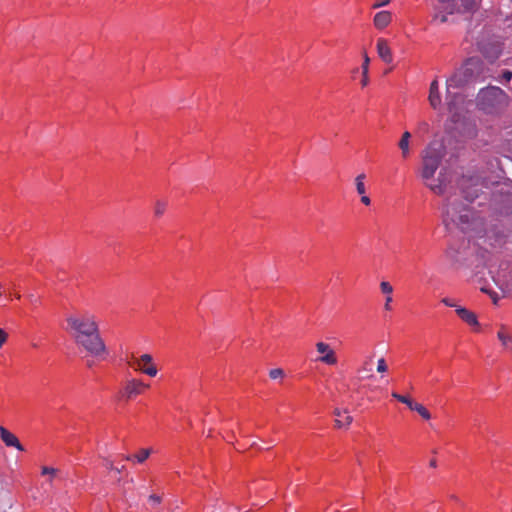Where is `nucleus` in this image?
<instances>
[{"mask_svg": "<svg viewBox=\"0 0 512 512\" xmlns=\"http://www.w3.org/2000/svg\"><path fill=\"white\" fill-rule=\"evenodd\" d=\"M361 196V203L364 204L365 206H369L371 204V199L369 196L365 194H360Z\"/></svg>", "mask_w": 512, "mask_h": 512, "instance_id": "ea45409f", "label": "nucleus"}, {"mask_svg": "<svg viewBox=\"0 0 512 512\" xmlns=\"http://www.w3.org/2000/svg\"><path fill=\"white\" fill-rule=\"evenodd\" d=\"M374 353H369L363 357L356 372L361 379H371L374 377Z\"/></svg>", "mask_w": 512, "mask_h": 512, "instance_id": "9d476101", "label": "nucleus"}, {"mask_svg": "<svg viewBox=\"0 0 512 512\" xmlns=\"http://www.w3.org/2000/svg\"><path fill=\"white\" fill-rule=\"evenodd\" d=\"M497 339L501 343L503 351L512 355V331L507 325H500L497 331Z\"/></svg>", "mask_w": 512, "mask_h": 512, "instance_id": "ddd939ff", "label": "nucleus"}, {"mask_svg": "<svg viewBox=\"0 0 512 512\" xmlns=\"http://www.w3.org/2000/svg\"><path fill=\"white\" fill-rule=\"evenodd\" d=\"M446 155V148L442 142H430L422 152L421 178L425 185L435 194L442 195L446 189V177L440 172L438 177L435 174Z\"/></svg>", "mask_w": 512, "mask_h": 512, "instance_id": "20e7f679", "label": "nucleus"}, {"mask_svg": "<svg viewBox=\"0 0 512 512\" xmlns=\"http://www.w3.org/2000/svg\"><path fill=\"white\" fill-rule=\"evenodd\" d=\"M3 284L6 286L5 297H6L7 301H11L13 299V296L16 299L21 298V295L19 293L13 292L16 287V284L13 281L3 282Z\"/></svg>", "mask_w": 512, "mask_h": 512, "instance_id": "a878e982", "label": "nucleus"}, {"mask_svg": "<svg viewBox=\"0 0 512 512\" xmlns=\"http://www.w3.org/2000/svg\"><path fill=\"white\" fill-rule=\"evenodd\" d=\"M429 129H430V125L428 122L426 121H420L418 124H417V127H416V131L417 133H421V134H425V133H428L429 132Z\"/></svg>", "mask_w": 512, "mask_h": 512, "instance_id": "473e14b6", "label": "nucleus"}, {"mask_svg": "<svg viewBox=\"0 0 512 512\" xmlns=\"http://www.w3.org/2000/svg\"><path fill=\"white\" fill-rule=\"evenodd\" d=\"M481 51L487 59H489L490 61H494L500 56V54L502 52V48H501L500 44L497 43V44L492 45L491 50H488L487 48L482 47Z\"/></svg>", "mask_w": 512, "mask_h": 512, "instance_id": "5701e85b", "label": "nucleus"}, {"mask_svg": "<svg viewBox=\"0 0 512 512\" xmlns=\"http://www.w3.org/2000/svg\"><path fill=\"white\" fill-rule=\"evenodd\" d=\"M269 376L271 379L283 378L284 371L281 368H275V369L270 370Z\"/></svg>", "mask_w": 512, "mask_h": 512, "instance_id": "72a5a7b5", "label": "nucleus"}, {"mask_svg": "<svg viewBox=\"0 0 512 512\" xmlns=\"http://www.w3.org/2000/svg\"><path fill=\"white\" fill-rule=\"evenodd\" d=\"M150 498H151L153 501H155V502H159V501H160V498H159L158 496H155V495H152Z\"/></svg>", "mask_w": 512, "mask_h": 512, "instance_id": "79ce46f5", "label": "nucleus"}, {"mask_svg": "<svg viewBox=\"0 0 512 512\" xmlns=\"http://www.w3.org/2000/svg\"><path fill=\"white\" fill-rule=\"evenodd\" d=\"M41 474L43 476H49V482H52L53 478L57 474V469L52 467L43 466L41 469Z\"/></svg>", "mask_w": 512, "mask_h": 512, "instance_id": "2f4dec72", "label": "nucleus"}, {"mask_svg": "<svg viewBox=\"0 0 512 512\" xmlns=\"http://www.w3.org/2000/svg\"><path fill=\"white\" fill-rule=\"evenodd\" d=\"M0 439L8 447H14L18 451H24V447L17 436L3 426H0Z\"/></svg>", "mask_w": 512, "mask_h": 512, "instance_id": "dca6fc26", "label": "nucleus"}, {"mask_svg": "<svg viewBox=\"0 0 512 512\" xmlns=\"http://www.w3.org/2000/svg\"><path fill=\"white\" fill-rule=\"evenodd\" d=\"M129 365L134 371L140 372L149 377H155L158 373L157 366L150 354H142L138 357L133 356Z\"/></svg>", "mask_w": 512, "mask_h": 512, "instance_id": "0eeeda50", "label": "nucleus"}, {"mask_svg": "<svg viewBox=\"0 0 512 512\" xmlns=\"http://www.w3.org/2000/svg\"><path fill=\"white\" fill-rule=\"evenodd\" d=\"M428 101L434 110H439L442 106L441 93L437 79L433 80L430 84Z\"/></svg>", "mask_w": 512, "mask_h": 512, "instance_id": "2eb2a0df", "label": "nucleus"}, {"mask_svg": "<svg viewBox=\"0 0 512 512\" xmlns=\"http://www.w3.org/2000/svg\"><path fill=\"white\" fill-rule=\"evenodd\" d=\"M508 96L499 87L490 86L481 89L477 96V105L487 114H497L508 106Z\"/></svg>", "mask_w": 512, "mask_h": 512, "instance_id": "39448f33", "label": "nucleus"}, {"mask_svg": "<svg viewBox=\"0 0 512 512\" xmlns=\"http://www.w3.org/2000/svg\"><path fill=\"white\" fill-rule=\"evenodd\" d=\"M481 290H482L483 292H485V293L489 294V295H490V297H491V299H492V301H493V303H494V304H497V302H498V300H499V296H498V294H497L496 292H492V291H490V290H488V289H486V288H482Z\"/></svg>", "mask_w": 512, "mask_h": 512, "instance_id": "e433bc0d", "label": "nucleus"}, {"mask_svg": "<svg viewBox=\"0 0 512 512\" xmlns=\"http://www.w3.org/2000/svg\"><path fill=\"white\" fill-rule=\"evenodd\" d=\"M376 51L378 57L385 63L391 64L394 60L392 48L386 38L379 37L376 40Z\"/></svg>", "mask_w": 512, "mask_h": 512, "instance_id": "f8f14e48", "label": "nucleus"}, {"mask_svg": "<svg viewBox=\"0 0 512 512\" xmlns=\"http://www.w3.org/2000/svg\"><path fill=\"white\" fill-rule=\"evenodd\" d=\"M460 187V195L454 194L445 200L442 208L443 223L448 229L474 231L482 227L483 219L480 213L471 207V203L479 197L483 183L478 178L463 177Z\"/></svg>", "mask_w": 512, "mask_h": 512, "instance_id": "f257e3e1", "label": "nucleus"}, {"mask_svg": "<svg viewBox=\"0 0 512 512\" xmlns=\"http://www.w3.org/2000/svg\"><path fill=\"white\" fill-rule=\"evenodd\" d=\"M411 410L416 411L424 420L431 419V413L429 412V410L424 405L418 402H415Z\"/></svg>", "mask_w": 512, "mask_h": 512, "instance_id": "cd10ccee", "label": "nucleus"}, {"mask_svg": "<svg viewBox=\"0 0 512 512\" xmlns=\"http://www.w3.org/2000/svg\"><path fill=\"white\" fill-rule=\"evenodd\" d=\"M482 67L483 63L480 59L469 58L460 70L447 79L446 103L453 122H458L464 117L472 105V102L466 100L465 96L457 90L471 81L478 80L481 77Z\"/></svg>", "mask_w": 512, "mask_h": 512, "instance_id": "7ed1b4c3", "label": "nucleus"}, {"mask_svg": "<svg viewBox=\"0 0 512 512\" xmlns=\"http://www.w3.org/2000/svg\"><path fill=\"white\" fill-rule=\"evenodd\" d=\"M352 420L353 418L347 410H335V424L338 428H347Z\"/></svg>", "mask_w": 512, "mask_h": 512, "instance_id": "aec40b11", "label": "nucleus"}, {"mask_svg": "<svg viewBox=\"0 0 512 512\" xmlns=\"http://www.w3.org/2000/svg\"><path fill=\"white\" fill-rule=\"evenodd\" d=\"M152 451L153 450L151 448H142L138 450L136 453L127 456L126 460L131 461L133 463L142 464L148 459Z\"/></svg>", "mask_w": 512, "mask_h": 512, "instance_id": "412c9836", "label": "nucleus"}, {"mask_svg": "<svg viewBox=\"0 0 512 512\" xmlns=\"http://www.w3.org/2000/svg\"><path fill=\"white\" fill-rule=\"evenodd\" d=\"M497 191L499 192V194L502 197L501 202L504 204L506 213L512 214V191L510 189H506L504 187H500Z\"/></svg>", "mask_w": 512, "mask_h": 512, "instance_id": "4be33fe9", "label": "nucleus"}, {"mask_svg": "<svg viewBox=\"0 0 512 512\" xmlns=\"http://www.w3.org/2000/svg\"><path fill=\"white\" fill-rule=\"evenodd\" d=\"M150 385L145 383L142 379L139 378H128L119 387L118 391L115 394V400L118 403H128L138 396L143 395L148 389Z\"/></svg>", "mask_w": 512, "mask_h": 512, "instance_id": "423d86ee", "label": "nucleus"}, {"mask_svg": "<svg viewBox=\"0 0 512 512\" xmlns=\"http://www.w3.org/2000/svg\"><path fill=\"white\" fill-rule=\"evenodd\" d=\"M496 281L504 294H512V266L508 274H506L504 270H501V272L498 273Z\"/></svg>", "mask_w": 512, "mask_h": 512, "instance_id": "f3484780", "label": "nucleus"}, {"mask_svg": "<svg viewBox=\"0 0 512 512\" xmlns=\"http://www.w3.org/2000/svg\"><path fill=\"white\" fill-rule=\"evenodd\" d=\"M319 356L315 359L317 362L328 366H334L338 363V357L334 349L326 342L319 341L315 344Z\"/></svg>", "mask_w": 512, "mask_h": 512, "instance_id": "1a4fd4ad", "label": "nucleus"}, {"mask_svg": "<svg viewBox=\"0 0 512 512\" xmlns=\"http://www.w3.org/2000/svg\"><path fill=\"white\" fill-rule=\"evenodd\" d=\"M67 331L76 344L93 357L104 360L107 347L100 335L97 315L89 310H76L66 317Z\"/></svg>", "mask_w": 512, "mask_h": 512, "instance_id": "f03ea898", "label": "nucleus"}, {"mask_svg": "<svg viewBox=\"0 0 512 512\" xmlns=\"http://www.w3.org/2000/svg\"><path fill=\"white\" fill-rule=\"evenodd\" d=\"M369 67H370V58L366 52L363 54V62L361 64L360 68H357L354 70L353 73H358L361 71V74H369Z\"/></svg>", "mask_w": 512, "mask_h": 512, "instance_id": "c756f323", "label": "nucleus"}, {"mask_svg": "<svg viewBox=\"0 0 512 512\" xmlns=\"http://www.w3.org/2000/svg\"><path fill=\"white\" fill-rule=\"evenodd\" d=\"M391 396L399 401L400 403H403L405 404L410 410L412 409L413 405L415 404L416 401H414L411 397L407 396V395H402V394H399L395 391H393L391 393Z\"/></svg>", "mask_w": 512, "mask_h": 512, "instance_id": "393cba45", "label": "nucleus"}, {"mask_svg": "<svg viewBox=\"0 0 512 512\" xmlns=\"http://www.w3.org/2000/svg\"><path fill=\"white\" fill-rule=\"evenodd\" d=\"M167 206H168L167 201H165V200H160V199H159V200H157V201L155 202V204H154V208H153L154 215H155L156 217H161V216L165 213V211H166V209H167Z\"/></svg>", "mask_w": 512, "mask_h": 512, "instance_id": "c85d7f7f", "label": "nucleus"}, {"mask_svg": "<svg viewBox=\"0 0 512 512\" xmlns=\"http://www.w3.org/2000/svg\"><path fill=\"white\" fill-rule=\"evenodd\" d=\"M511 78H512V72H510V71H505V72H503V79H504L505 81H507V82H508V81H510V80H511Z\"/></svg>", "mask_w": 512, "mask_h": 512, "instance_id": "a19ab883", "label": "nucleus"}, {"mask_svg": "<svg viewBox=\"0 0 512 512\" xmlns=\"http://www.w3.org/2000/svg\"><path fill=\"white\" fill-rule=\"evenodd\" d=\"M460 1V11L458 13L464 12H472L476 10L479 6L480 0H459Z\"/></svg>", "mask_w": 512, "mask_h": 512, "instance_id": "b1692460", "label": "nucleus"}, {"mask_svg": "<svg viewBox=\"0 0 512 512\" xmlns=\"http://www.w3.org/2000/svg\"><path fill=\"white\" fill-rule=\"evenodd\" d=\"M370 79L369 74H361V80L360 84L363 88L367 87L369 85Z\"/></svg>", "mask_w": 512, "mask_h": 512, "instance_id": "4c0bfd02", "label": "nucleus"}, {"mask_svg": "<svg viewBox=\"0 0 512 512\" xmlns=\"http://www.w3.org/2000/svg\"><path fill=\"white\" fill-rule=\"evenodd\" d=\"M376 370L381 375H384L388 371V365L384 357L377 360Z\"/></svg>", "mask_w": 512, "mask_h": 512, "instance_id": "7c9ffc66", "label": "nucleus"}, {"mask_svg": "<svg viewBox=\"0 0 512 512\" xmlns=\"http://www.w3.org/2000/svg\"><path fill=\"white\" fill-rule=\"evenodd\" d=\"M380 291L385 296L384 302V310L392 311L393 310V292L394 288L388 281H381L380 283Z\"/></svg>", "mask_w": 512, "mask_h": 512, "instance_id": "6ab92c4d", "label": "nucleus"}, {"mask_svg": "<svg viewBox=\"0 0 512 512\" xmlns=\"http://www.w3.org/2000/svg\"><path fill=\"white\" fill-rule=\"evenodd\" d=\"M441 302L447 306V307H452V308H455V310L457 309V307H460L459 305H457L456 301L452 298H449V297H444L441 299Z\"/></svg>", "mask_w": 512, "mask_h": 512, "instance_id": "f704fd0d", "label": "nucleus"}, {"mask_svg": "<svg viewBox=\"0 0 512 512\" xmlns=\"http://www.w3.org/2000/svg\"><path fill=\"white\" fill-rule=\"evenodd\" d=\"M7 338H8V334L3 329L0 328V349L7 341Z\"/></svg>", "mask_w": 512, "mask_h": 512, "instance_id": "58836bf2", "label": "nucleus"}, {"mask_svg": "<svg viewBox=\"0 0 512 512\" xmlns=\"http://www.w3.org/2000/svg\"><path fill=\"white\" fill-rule=\"evenodd\" d=\"M393 20V14L388 10H381L373 17V26L378 31L385 30Z\"/></svg>", "mask_w": 512, "mask_h": 512, "instance_id": "4468645a", "label": "nucleus"}, {"mask_svg": "<svg viewBox=\"0 0 512 512\" xmlns=\"http://www.w3.org/2000/svg\"><path fill=\"white\" fill-rule=\"evenodd\" d=\"M411 138L412 135L409 131H405L402 133L397 146L401 151L402 159L406 160L411 156Z\"/></svg>", "mask_w": 512, "mask_h": 512, "instance_id": "a211bd4d", "label": "nucleus"}, {"mask_svg": "<svg viewBox=\"0 0 512 512\" xmlns=\"http://www.w3.org/2000/svg\"><path fill=\"white\" fill-rule=\"evenodd\" d=\"M365 180H366V175L364 173L357 175L355 178V188L359 195L366 193Z\"/></svg>", "mask_w": 512, "mask_h": 512, "instance_id": "bb28decb", "label": "nucleus"}, {"mask_svg": "<svg viewBox=\"0 0 512 512\" xmlns=\"http://www.w3.org/2000/svg\"><path fill=\"white\" fill-rule=\"evenodd\" d=\"M456 314L458 317L471 327L472 331L479 333L481 331V325L478 321L477 315L464 307H457Z\"/></svg>", "mask_w": 512, "mask_h": 512, "instance_id": "9b49d317", "label": "nucleus"}, {"mask_svg": "<svg viewBox=\"0 0 512 512\" xmlns=\"http://www.w3.org/2000/svg\"><path fill=\"white\" fill-rule=\"evenodd\" d=\"M433 6L434 15L433 19L440 23H445L450 15H454L460 11L456 0H435Z\"/></svg>", "mask_w": 512, "mask_h": 512, "instance_id": "6e6552de", "label": "nucleus"}, {"mask_svg": "<svg viewBox=\"0 0 512 512\" xmlns=\"http://www.w3.org/2000/svg\"><path fill=\"white\" fill-rule=\"evenodd\" d=\"M391 2V0H374L372 4L373 9H377L383 6L388 5Z\"/></svg>", "mask_w": 512, "mask_h": 512, "instance_id": "c9c22d12", "label": "nucleus"}]
</instances>
